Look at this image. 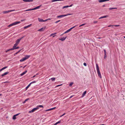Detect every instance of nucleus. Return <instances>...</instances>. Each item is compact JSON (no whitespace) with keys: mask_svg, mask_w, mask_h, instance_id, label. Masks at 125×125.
<instances>
[{"mask_svg":"<svg viewBox=\"0 0 125 125\" xmlns=\"http://www.w3.org/2000/svg\"><path fill=\"white\" fill-rule=\"evenodd\" d=\"M96 66L98 76H99L100 78H102V77L101 75L99 67L97 64H96Z\"/></svg>","mask_w":125,"mask_h":125,"instance_id":"obj_1","label":"nucleus"},{"mask_svg":"<svg viewBox=\"0 0 125 125\" xmlns=\"http://www.w3.org/2000/svg\"><path fill=\"white\" fill-rule=\"evenodd\" d=\"M20 22H21L20 21L16 22L10 24L8 26L9 27L13 25H15L20 23Z\"/></svg>","mask_w":125,"mask_h":125,"instance_id":"obj_2","label":"nucleus"},{"mask_svg":"<svg viewBox=\"0 0 125 125\" xmlns=\"http://www.w3.org/2000/svg\"><path fill=\"white\" fill-rule=\"evenodd\" d=\"M72 14H66V15H60L57 16V18H61L62 17L66 16L67 15H72Z\"/></svg>","mask_w":125,"mask_h":125,"instance_id":"obj_3","label":"nucleus"},{"mask_svg":"<svg viewBox=\"0 0 125 125\" xmlns=\"http://www.w3.org/2000/svg\"><path fill=\"white\" fill-rule=\"evenodd\" d=\"M19 48V47H16L15 48H12L11 49H9L8 50H6V52H7L9 51H11V50H12L15 49H18Z\"/></svg>","mask_w":125,"mask_h":125,"instance_id":"obj_4","label":"nucleus"},{"mask_svg":"<svg viewBox=\"0 0 125 125\" xmlns=\"http://www.w3.org/2000/svg\"><path fill=\"white\" fill-rule=\"evenodd\" d=\"M15 11V10H11L8 11H3V14H6Z\"/></svg>","mask_w":125,"mask_h":125,"instance_id":"obj_5","label":"nucleus"},{"mask_svg":"<svg viewBox=\"0 0 125 125\" xmlns=\"http://www.w3.org/2000/svg\"><path fill=\"white\" fill-rule=\"evenodd\" d=\"M76 26H75L72 28H71L69 29H68V30L66 31L64 33H67L68 32H70L72 29H73V28H74V27H75Z\"/></svg>","mask_w":125,"mask_h":125,"instance_id":"obj_6","label":"nucleus"},{"mask_svg":"<svg viewBox=\"0 0 125 125\" xmlns=\"http://www.w3.org/2000/svg\"><path fill=\"white\" fill-rule=\"evenodd\" d=\"M23 37H21V38H20V39H17V40L16 41V42L17 43H18L19 44V42H20V40L21 39H22V38H23Z\"/></svg>","mask_w":125,"mask_h":125,"instance_id":"obj_7","label":"nucleus"},{"mask_svg":"<svg viewBox=\"0 0 125 125\" xmlns=\"http://www.w3.org/2000/svg\"><path fill=\"white\" fill-rule=\"evenodd\" d=\"M109 0H99L98 1L99 2H105L106 1H108Z\"/></svg>","mask_w":125,"mask_h":125,"instance_id":"obj_8","label":"nucleus"},{"mask_svg":"<svg viewBox=\"0 0 125 125\" xmlns=\"http://www.w3.org/2000/svg\"><path fill=\"white\" fill-rule=\"evenodd\" d=\"M108 17V16L107 15H106V16H103L99 18V19H100L104 18H107V17Z\"/></svg>","mask_w":125,"mask_h":125,"instance_id":"obj_9","label":"nucleus"},{"mask_svg":"<svg viewBox=\"0 0 125 125\" xmlns=\"http://www.w3.org/2000/svg\"><path fill=\"white\" fill-rule=\"evenodd\" d=\"M9 73V72H7L4 73L3 74L1 75V76H4L6 75Z\"/></svg>","mask_w":125,"mask_h":125,"instance_id":"obj_10","label":"nucleus"},{"mask_svg":"<svg viewBox=\"0 0 125 125\" xmlns=\"http://www.w3.org/2000/svg\"><path fill=\"white\" fill-rule=\"evenodd\" d=\"M30 56V55H26L25 56V57H24V58L26 60H27L29 58Z\"/></svg>","mask_w":125,"mask_h":125,"instance_id":"obj_11","label":"nucleus"},{"mask_svg":"<svg viewBox=\"0 0 125 125\" xmlns=\"http://www.w3.org/2000/svg\"><path fill=\"white\" fill-rule=\"evenodd\" d=\"M66 38H67V37H65V38L63 37V38H61V39H59V40L62 41H64V40L66 39Z\"/></svg>","mask_w":125,"mask_h":125,"instance_id":"obj_12","label":"nucleus"},{"mask_svg":"<svg viewBox=\"0 0 125 125\" xmlns=\"http://www.w3.org/2000/svg\"><path fill=\"white\" fill-rule=\"evenodd\" d=\"M45 29V28H42L41 29L39 30L38 31H43Z\"/></svg>","mask_w":125,"mask_h":125,"instance_id":"obj_13","label":"nucleus"},{"mask_svg":"<svg viewBox=\"0 0 125 125\" xmlns=\"http://www.w3.org/2000/svg\"><path fill=\"white\" fill-rule=\"evenodd\" d=\"M27 72V71L26 70L25 72H23L21 74V76H22L25 74Z\"/></svg>","mask_w":125,"mask_h":125,"instance_id":"obj_14","label":"nucleus"},{"mask_svg":"<svg viewBox=\"0 0 125 125\" xmlns=\"http://www.w3.org/2000/svg\"><path fill=\"white\" fill-rule=\"evenodd\" d=\"M41 6V5H40V6H38L36 7H35V8H34V10H36V9H39L40 8V7Z\"/></svg>","mask_w":125,"mask_h":125,"instance_id":"obj_15","label":"nucleus"},{"mask_svg":"<svg viewBox=\"0 0 125 125\" xmlns=\"http://www.w3.org/2000/svg\"><path fill=\"white\" fill-rule=\"evenodd\" d=\"M25 60H26V59H25L24 57L23 58H22V59H21L20 60V62H23V61H24Z\"/></svg>","mask_w":125,"mask_h":125,"instance_id":"obj_16","label":"nucleus"},{"mask_svg":"<svg viewBox=\"0 0 125 125\" xmlns=\"http://www.w3.org/2000/svg\"><path fill=\"white\" fill-rule=\"evenodd\" d=\"M86 93V91H85L83 93L82 95V97H83L85 95Z\"/></svg>","mask_w":125,"mask_h":125,"instance_id":"obj_17","label":"nucleus"},{"mask_svg":"<svg viewBox=\"0 0 125 125\" xmlns=\"http://www.w3.org/2000/svg\"><path fill=\"white\" fill-rule=\"evenodd\" d=\"M119 25H110L108 26V27H113V26H115V27H118L119 26Z\"/></svg>","mask_w":125,"mask_h":125,"instance_id":"obj_18","label":"nucleus"},{"mask_svg":"<svg viewBox=\"0 0 125 125\" xmlns=\"http://www.w3.org/2000/svg\"><path fill=\"white\" fill-rule=\"evenodd\" d=\"M38 20L40 22H44V20L41 19L39 18L38 19Z\"/></svg>","mask_w":125,"mask_h":125,"instance_id":"obj_19","label":"nucleus"},{"mask_svg":"<svg viewBox=\"0 0 125 125\" xmlns=\"http://www.w3.org/2000/svg\"><path fill=\"white\" fill-rule=\"evenodd\" d=\"M61 122V121H59L58 122H56L54 124V125H56L60 123Z\"/></svg>","mask_w":125,"mask_h":125,"instance_id":"obj_20","label":"nucleus"},{"mask_svg":"<svg viewBox=\"0 0 125 125\" xmlns=\"http://www.w3.org/2000/svg\"><path fill=\"white\" fill-rule=\"evenodd\" d=\"M55 78H54V77H53L51 79H49V80H52V81H54L55 80Z\"/></svg>","mask_w":125,"mask_h":125,"instance_id":"obj_21","label":"nucleus"},{"mask_svg":"<svg viewBox=\"0 0 125 125\" xmlns=\"http://www.w3.org/2000/svg\"><path fill=\"white\" fill-rule=\"evenodd\" d=\"M34 111V109H33L31 110L29 112V113H31L32 112H33Z\"/></svg>","mask_w":125,"mask_h":125,"instance_id":"obj_22","label":"nucleus"},{"mask_svg":"<svg viewBox=\"0 0 125 125\" xmlns=\"http://www.w3.org/2000/svg\"><path fill=\"white\" fill-rule=\"evenodd\" d=\"M69 7V6H64L63 7L62 9H64L65 8H67Z\"/></svg>","mask_w":125,"mask_h":125,"instance_id":"obj_23","label":"nucleus"},{"mask_svg":"<svg viewBox=\"0 0 125 125\" xmlns=\"http://www.w3.org/2000/svg\"><path fill=\"white\" fill-rule=\"evenodd\" d=\"M16 115H14V116H13V117H12L13 119L14 120L16 118Z\"/></svg>","mask_w":125,"mask_h":125,"instance_id":"obj_24","label":"nucleus"},{"mask_svg":"<svg viewBox=\"0 0 125 125\" xmlns=\"http://www.w3.org/2000/svg\"><path fill=\"white\" fill-rule=\"evenodd\" d=\"M117 9V8H109V10H112L113 9Z\"/></svg>","mask_w":125,"mask_h":125,"instance_id":"obj_25","label":"nucleus"},{"mask_svg":"<svg viewBox=\"0 0 125 125\" xmlns=\"http://www.w3.org/2000/svg\"><path fill=\"white\" fill-rule=\"evenodd\" d=\"M31 85V83H30L28 85V86L26 87V89H27V88H28Z\"/></svg>","mask_w":125,"mask_h":125,"instance_id":"obj_26","label":"nucleus"},{"mask_svg":"<svg viewBox=\"0 0 125 125\" xmlns=\"http://www.w3.org/2000/svg\"><path fill=\"white\" fill-rule=\"evenodd\" d=\"M56 34V33H52L51 34L50 36H52L53 35H54L55 34Z\"/></svg>","mask_w":125,"mask_h":125,"instance_id":"obj_27","label":"nucleus"},{"mask_svg":"<svg viewBox=\"0 0 125 125\" xmlns=\"http://www.w3.org/2000/svg\"><path fill=\"white\" fill-rule=\"evenodd\" d=\"M17 45H16V44H15L14 45V46L12 48H15L16 47Z\"/></svg>","mask_w":125,"mask_h":125,"instance_id":"obj_28","label":"nucleus"},{"mask_svg":"<svg viewBox=\"0 0 125 125\" xmlns=\"http://www.w3.org/2000/svg\"><path fill=\"white\" fill-rule=\"evenodd\" d=\"M33 0H27V2H32Z\"/></svg>","mask_w":125,"mask_h":125,"instance_id":"obj_29","label":"nucleus"},{"mask_svg":"<svg viewBox=\"0 0 125 125\" xmlns=\"http://www.w3.org/2000/svg\"><path fill=\"white\" fill-rule=\"evenodd\" d=\"M38 109V107H36L33 108V109H34V111H35L37 110V109Z\"/></svg>","mask_w":125,"mask_h":125,"instance_id":"obj_30","label":"nucleus"},{"mask_svg":"<svg viewBox=\"0 0 125 125\" xmlns=\"http://www.w3.org/2000/svg\"><path fill=\"white\" fill-rule=\"evenodd\" d=\"M43 107V106L42 105H40L38 106L37 107H38V108L39 107Z\"/></svg>","mask_w":125,"mask_h":125,"instance_id":"obj_31","label":"nucleus"},{"mask_svg":"<svg viewBox=\"0 0 125 125\" xmlns=\"http://www.w3.org/2000/svg\"><path fill=\"white\" fill-rule=\"evenodd\" d=\"M21 50H19V51H18L17 52H16V53H15V54H17L20 51H21Z\"/></svg>","mask_w":125,"mask_h":125,"instance_id":"obj_32","label":"nucleus"},{"mask_svg":"<svg viewBox=\"0 0 125 125\" xmlns=\"http://www.w3.org/2000/svg\"><path fill=\"white\" fill-rule=\"evenodd\" d=\"M104 54L105 55H106V50H104Z\"/></svg>","mask_w":125,"mask_h":125,"instance_id":"obj_33","label":"nucleus"},{"mask_svg":"<svg viewBox=\"0 0 125 125\" xmlns=\"http://www.w3.org/2000/svg\"><path fill=\"white\" fill-rule=\"evenodd\" d=\"M73 84V83H71L69 85V86H71Z\"/></svg>","mask_w":125,"mask_h":125,"instance_id":"obj_34","label":"nucleus"},{"mask_svg":"<svg viewBox=\"0 0 125 125\" xmlns=\"http://www.w3.org/2000/svg\"><path fill=\"white\" fill-rule=\"evenodd\" d=\"M29 11H31V10H34V8H32L31 9H29Z\"/></svg>","mask_w":125,"mask_h":125,"instance_id":"obj_35","label":"nucleus"},{"mask_svg":"<svg viewBox=\"0 0 125 125\" xmlns=\"http://www.w3.org/2000/svg\"><path fill=\"white\" fill-rule=\"evenodd\" d=\"M85 24H81V25H80L79 26V27H81V26H83V25H85Z\"/></svg>","mask_w":125,"mask_h":125,"instance_id":"obj_36","label":"nucleus"},{"mask_svg":"<svg viewBox=\"0 0 125 125\" xmlns=\"http://www.w3.org/2000/svg\"><path fill=\"white\" fill-rule=\"evenodd\" d=\"M7 67H8L6 66V67H3V68H2L3 70H4V69L7 68Z\"/></svg>","mask_w":125,"mask_h":125,"instance_id":"obj_37","label":"nucleus"},{"mask_svg":"<svg viewBox=\"0 0 125 125\" xmlns=\"http://www.w3.org/2000/svg\"><path fill=\"white\" fill-rule=\"evenodd\" d=\"M36 82V81H34L33 82H31V83H31V84H32V83H35Z\"/></svg>","mask_w":125,"mask_h":125,"instance_id":"obj_38","label":"nucleus"},{"mask_svg":"<svg viewBox=\"0 0 125 125\" xmlns=\"http://www.w3.org/2000/svg\"><path fill=\"white\" fill-rule=\"evenodd\" d=\"M60 20H58V21H56L55 22V23H57L58 22H60Z\"/></svg>","mask_w":125,"mask_h":125,"instance_id":"obj_39","label":"nucleus"},{"mask_svg":"<svg viewBox=\"0 0 125 125\" xmlns=\"http://www.w3.org/2000/svg\"><path fill=\"white\" fill-rule=\"evenodd\" d=\"M9 83V82L8 81H6V82H4L3 83Z\"/></svg>","mask_w":125,"mask_h":125,"instance_id":"obj_40","label":"nucleus"},{"mask_svg":"<svg viewBox=\"0 0 125 125\" xmlns=\"http://www.w3.org/2000/svg\"><path fill=\"white\" fill-rule=\"evenodd\" d=\"M62 85V84H61L57 85V86H56V87H58V86H61Z\"/></svg>","mask_w":125,"mask_h":125,"instance_id":"obj_41","label":"nucleus"},{"mask_svg":"<svg viewBox=\"0 0 125 125\" xmlns=\"http://www.w3.org/2000/svg\"><path fill=\"white\" fill-rule=\"evenodd\" d=\"M65 114L64 113L62 115H61L60 116V117H62V116H63V115H65Z\"/></svg>","mask_w":125,"mask_h":125,"instance_id":"obj_42","label":"nucleus"},{"mask_svg":"<svg viewBox=\"0 0 125 125\" xmlns=\"http://www.w3.org/2000/svg\"><path fill=\"white\" fill-rule=\"evenodd\" d=\"M50 110H51V108L47 109V110H46V111H50Z\"/></svg>","mask_w":125,"mask_h":125,"instance_id":"obj_43","label":"nucleus"},{"mask_svg":"<svg viewBox=\"0 0 125 125\" xmlns=\"http://www.w3.org/2000/svg\"><path fill=\"white\" fill-rule=\"evenodd\" d=\"M28 28V26H27L24 27V29H26Z\"/></svg>","mask_w":125,"mask_h":125,"instance_id":"obj_44","label":"nucleus"},{"mask_svg":"<svg viewBox=\"0 0 125 125\" xmlns=\"http://www.w3.org/2000/svg\"><path fill=\"white\" fill-rule=\"evenodd\" d=\"M29 98H27V99H26L25 100V101H27L28 100H29Z\"/></svg>","mask_w":125,"mask_h":125,"instance_id":"obj_45","label":"nucleus"},{"mask_svg":"<svg viewBox=\"0 0 125 125\" xmlns=\"http://www.w3.org/2000/svg\"><path fill=\"white\" fill-rule=\"evenodd\" d=\"M83 65H84L85 66H86V63H83Z\"/></svg>","mask_w":125,"mask_h":125,"instance_id":"obj_46","label":"nucleus"},{"mask_svg":"<svg viewBox=\"0 0 125 125\" xmlns=\"http://www.w3.org/2000/svg\"><path fill=\"white\" fill-rule=\"evenodd\" d=\"M56 108V107H54V108H51V110L55 109Z\"/></svg>","mask_w":125,"mask_h":125,"instance_id":"obj_47","label":"nucleus"},{"mask_svg":"<svg viewBox=\"0 0 125 125\" xmlns=\"http://www.w3.org/2000/svg\"><path fill=\"white\" fill-rule=\"evenodd\" d=\"M31 24H30V25H28V27H29L30 26H31Z\"/></svg>","mask_w":125,"mask_h":125,"instance_id":"obj_48","label":"nucleus"},{"mask_svg":"<svg viewBox=\"0 0 125 125\" xmlns=\"http://www.w3.org/2000/svg\"><path fill=\"white\" fill-rule=\"evenodd\" d=\"M23 1L24 2H27V0H23Z\"/></svg>","mask_w":125,"mask_h":125,"instance_id":"obj_49","label":"nucleus"},{"mask_svg":"<svg viewBox=\"0 0 125 125\" xmlns=\"http://www.w3.org/2000/svg\"><path fill=\"white\" fill-rule=\"evenodd\" d=\"M97 22V21H94V24H95V23H96Z\"/></svg>","mask_w":125,"mask_h":125,"instance_id":"obj_50","label":"nucleus"},{"mask_svg":"<svg viewBox=\"0 0 125 125\" xmlns=\"http://www.w3.org/2000/svg\"><path fill=\"white\" fill-rule=\"evenodd\" d=\"M3 70L2 69V68H1V69H0V72H1V71H2V70Z\"/></svg>","mask_w":125,"mask_h":125,"instance_id":"obj_51","label":"nucleus"},{"mask_svg":"<svg viewBox=\"0 0 125 125\" xmlns=\"http://www.w3.org/2000/svg\"><path fill=\"white\" fill-rule=\"evenodd\" d=\"M106 55H105L104 54V59H105L106 57Z\"/></svg>","mask_w":125,"mask_h":125,"instance_id":"obj_52","label":"nucleus"},{"mask_svg":"<svg viewBox=\"0 0 125 125\" xmlns=\"http://www.w3.org/2000/svg\"><path fill=\"white\" fill-rule=\"evenodd\" d=\"M24 11H29V10L28 9L26 10H24Z\"/></svg>","mask_w":125,"mask_h":125,"instance_id":"obj_53","label":"nucleus"},{"mask_svg":"<svg viewBox=\"0 0 125 125\" xmlns=\"http://www.w3.org/2000/svg\"><path fill=\"white\" fill-rule=\"evenodd\" d=\"M20 114V113H19V114H17L16 115H16V116H17L18 115H19Z\"/></svg>","mask_w":125,"mask_h":125,"instance_id":"obj_54","label":"nucleus"},{"mask_svg":"<svg viewBox=\"0 0 125 125\" xmlns=\"http://www.w3.org/2000/svg\"><path fill=\"white\" fill-rule=\"evenodd\" d=\"M48 20V19H47L45 20H44V21H47Z\"/></svg>","mask_w":125,"mask_h":125,"instance_id":"obj_55","label":"nucleus"},{"mask_svg":"<svg viewBox=\"0 0 125 125\" xmlns=\"http://www.w3.org/2000/svg\"><path fill=\"white\" fill-rule=\"evenodd\" d=\"M73 5V4H71V5H70V6H69V7H72Z\"/></svg>","mask_w":125,"mask_h":125,"instance_id":"obj_56","label":"nucleus"},{"mask_svg":"<svg viewBox=\"0 0 125 125\" xmlns=\"http://www.w3.org/2000/svg\"><path fill=\"white\" fill-rule=\"evenodd\" d=\"M25 20H21V21H24Z\"/></svg>","mask_w":125,"mask_h":125,"instance_id":"obj_57","label":"nucleus"},{"mask_svg":"<svg viewBox=\"0 0 125 125\" xmlns=\"http://www.w3.org/2000/svg\"><path fill=\"white\" fill-rule=\"evenodd\" d=\"M73 97V96H71L70 97H69V98L70 99H71V98H72V97Z\"/></svg>","mask_w":125,"mask_h":125,"instance_id":"obj_58","label":"nucleus"},{"mask_svg":"<svg viewBox=\"0 0 125 125\" xmlns=\"http://www.w3.org/2000/svg\"><path fill=\"white\" fill-rule=\"evenodd\" d=\"M15 44H16L17 45H18V44H19V43H17L16 42V43Z\"/></svg>","mask_w":125,"mask_h":125,"instance_id":"obj_59","label":"nucleus"},{"mask_svg":"<svg viewBox=\"0 0 125 125\" xmlns=\"http://www.w3.org/2000/svg\"><path fill=\"white\" fill-rule=\"evenodd\" d=\"M26 102V101H24L23 102V104H24Z\"/></svg>","mask_w":125,"mask_h":125,"instance_id":"obj_60","label":"nucleus"},{"mask_svg":"<svg viewBox=\"0 0 125 125\" xmlns=\"http://www.w3.org/2000/svg\"><path fill=\"white\" fill-rule=\"evenodd\" d=\"M35 75H34V76H33V77H33V78H34V77H35Z\"/></svg>","mask_w":125,"mask_h":125,"instance_id":"obj_61","label":"nucleus"},{"mask_svg":"<svg viewBox=\"0 0 125 125\" xmlns=\"http://www.w3.org/2000/svg\"><path fill=\"white\" fill-rule=\"evenodd\" d=\"M48 20H50V19H48Z\"/></svg>","mask_w":125,"mask_h":125,"instance_id":"obj_62","label":"nucleus"},{"mask_svg":"<svg viewBox=\"0 0 125 125\" xmlns=\"http://www.w3.org/2000/svg\"><path fill=\"white\" fill-rule=\"evenodd\" d=\"M2 95V94H0V96H1Z\"/></svg>","mask_w":125,"mask_h":125,"instance_id":"obj_63","label":"nucleus"},{"mask_svg":"<svg viewBox=\"0 0 125 125\" xmlns=\"http://www.w3.org/2000/svg\"><path fill=\"white\" fill-rule=\"evenodd\" d=\"M124 38H125V36H124Z\"/></svg>","mask_w":125,"mask_h":125,"instance_id":"obj_64","label":"nucleus"}]
</instances>
